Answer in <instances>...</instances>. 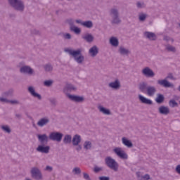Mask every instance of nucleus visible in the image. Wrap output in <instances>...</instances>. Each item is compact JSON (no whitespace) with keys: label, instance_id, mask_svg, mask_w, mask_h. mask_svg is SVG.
<instances>
[{"label":"nucleus","instance_id":"f257e3e1","mask_svg":"<svg viewBox=\"0 0 180 180\" xmlns=\"http://www.w3.org/2000/svg\"><path fill=\"white\" fill-rule=\"evenodd\" d=\"M64 51L72 57L77 64H82L85 61V56L82 55V51L81 49L74 50L70 48H65Z\"/></svg>","mask_w":180,"mask_h":180},{"label":"nucleus","instance_id":"f03ea898","mask_svg":"<svg viewBox=\"0 0 180 180\" xmlns=\"http://www.w3.org/2000/svg\"><path fill=\"white\" fill-rule=\"evenodd\" d=\"M110 21L111 25H120L122 20L120 19V13L117 8H112L109 11Z\"/></svg>","mask_w":180,"mask_h":180},{"label":"nucleus","instance_id":"7ed1b4c3","mask_svg":"<svg viewBox=\"0 0 180 180\" xmlns=\"http://www.w3.org/2000/svg\"><path fill=\"white\" fill-rule=\"evenodd\" d=\"M105 165H107V167L110 168V169H112V171H115V172H117V171H119V163H117V162H116V160L112 157H106L105 158Z\"/></svg>","mask_w":180,"mask_h":180},{"label":"nucleus","instance_id":"20e7f679","mask_svg":"<svg viewBox=\"0 0 180 180\" xmlns=\"http://www.w3.org/2000/svg\"><path fill=\"white\" fill-rule=\"evenodd\" d=\"M30 174L32 178L34 180H44V177L43 176V173H41V170L37 167H33L31 168Z\"/></svg>","mask_w":180,"mask_h":180},{"label":"nucleus","instance_id":"39448f33","mask_svg":"<svg viewBox=\"0 0 180 180\" xmlns=\"http://www.w3.org/2000/svg\"><path fill=\"white\" fill-rule=\"evenodd\" d=\"M8 2L15 11H19L20 12L25 11V4L21 0H8Z\"/></svg>","mask_w":180,"mask_h":180},{"label":"nucleus","instance_id":"423d86ee","mask_svg":"<svg viewBox=\"0 0 180 180\" xmlns=\"http://www.w3.org/2000/svg\"><path fill=\"white\" fill-rule=\"evenodd\" d=\"M63 133L58 131H53L49 134V139L51 141H57L60 143L63 140Z\"/></svg>","mask_w":180,"mask_h":180},{"label":"nucleus","instance_id":"0eeeda50","mask_svg":"<svg viewBox=\"0 0 180 180\" xmlns=\"http://www.w3.org/2000/svg\"><path fill=\"white\" fill-rule=\"evenodd\" d=\"M112 151L117 157H119V158H121V160H127V158H129L127 153H126V152H124V150H123L120 147L115 148Z\"/></svg>","mask_w":180,"mask_h":180},{"label":"nucleus","instance_id":"6e6552de","mask_svg":"<svg viewBox=\"0 0 180 180\" xmlns=\"http://www.w3.org/2000/svg\"><path fill=\"white\" fill-rule=\"evenodd\" d=\"M65 95L67 98H68V99H70V101H72V102L82 103V102H84L85 101V98H84V96L72 95L69 93H65Z\"/></svg>","mask_w":180,"mask_h":180},{"label":"nucleus","instance_id":"1a4fd4ad","mask_svg":"<svg viewBox=\"0 0 180 180\" xmlns=\"http://www.w3.org/2000/svg\"><path fill=\"white\" fill-rule=\"evenodd\" d=\"M142 75L146 78H154L155 72L149 67H146L141 70Z\"/></svg>","mask_w":180,"mask_h":180},{"label":"nucleus","instance_id":"9d476101","mask_svg":"<svg viewBox=\"0 0 180 180\" xmlns=\"http://www.w3.org/2000/svg\"><path fill=\"white\" fill-rule=\"evenodd\" d=\"M75 22L78 25H82V26L87 29H92V27H94V22L91 20L83 22L82 20H75Z\"/></svg>","mask_w":180,"mask_h":180},{"label":"nucleus","instance_id":"9b49d317","mask_svg":"<svg viewBox=\"0 0 180 180\" xmlns=\"http://www.w3.org/2000/svg\"><path fill=\"white\" fill-rule=\"evenodd\" d=\"M20 72L21 74H27V75H33L34 74V70L30 66H22L20 68Z\"/></svg>","mask_w":180,"mask_h":180},{"label":"nucleus","instance_id":"f8f14e48","mask_svg":"<svg viewBox=\"0 0 180 180\" xmlns=\"http://www.w3.org/2000/svg\"><path fill=\"white\" fill-rule=\"evenodd\" d=\"M28 92L33 98H37L39 101H41V95L36 92V89H34L33 86H30L28 87Z\"/></svg>","mask_w":180,"mask_h":180},{"label":"nucleus","instance_id":"ddd939ff","mask_svg":"<svg viewBox=\"0 0 180 180\" xmlns=\"http://www.w3.org/2000/svg\"><path fill=\"white\" fill-rule=\"evenodd\" d=\"M108 86L109 88H111V89H115V91L120 89V87L122 86L120 84V80L116 79L114 82H110L108 84Z\"/></svg>","mask_w":180,"mask_h":180},{"label":"nucleus","instance_id":"4468645a","mask_svg":"<svg viewBox=\"0 0 180 180\" xmlns=\"http://www.w3.org/2000/svg\"><path fill=\"white\" fill-rule=\"evenodd\" d=\"M36 150L38 153H41L42 154H49V153H50V146L39 145L38 147L36 148Z\"/></svg>","mask_w":180,"mask_h":180},{"label":"nucleus","instance_id":"2eb2a0df","mask_svg":"<svg viewBox=\"0 0 180 180\" xmlns=\"http://www.w3.org/2000/svg\"><path fill=\"white\" fill-rule=\"evenodd\" d=\"M50 123V119L49 117H45L41 118L37 123L39 127H44V126H47Z\"/></svg>","mask_w":180,"mask_h":180},{"label":"nucleus","instance_id":"dca6fc26","mask_svg":"<svg viewBox=\"0 0 180 180\" xmlns=\"http://www.w3.org/2000/svg\"><path fill=\"white\" fill-rule=\"evenodd\" d=\"M146 93L148 96H154L157 94V88L155 86H148Z\"/></svg>","mask_w":180,"mask_h":180},{"label":"nucleus","instance_id":"f3484780","mask_svg":"<svg viewBox=\"0 0 180 180\" xmlns=\"http://www.w3.org/2000/svg\"><path fill=\"white\" fill-rule=\"evenodd\" d=\"M158 84L160 85V86H163L164 88H171V86H174L172 84L165 79L158 80Z\"/></svg>","mask_w":180,"mask_h":180},{"label":"nucleus","instance_id":"a211bd4d","mask_svg":"<svg viewBox=\"0 0 180 180\" xmlns=\"http://www.w3.org/2000/svg\"><path fill=\"white\" fill-rule=\"evenodd\" d=\"M37 137L39 143H41V144H44V143H46V144H47V143H49V136H47V134H38V135H37Z\"/></svg>","mask_w":180,"mask_h":180},{"label":"nucleus","instance_id":"6ab92c4d","mask_svg":"<svg viewBox=\"0 0 180 180\" xmlns=\"http://www.w3.org/2000/svg\"><path fill=\"white\" fill-rule=\"evenodd\" d=\"M99 54V48L98 46H92L89 50V55L90 57H92L93 58L96 57Z\"/></svg>","mask_w":180,"mask_h":180},{"label":"nucleus","instance_id":"aec40b11","mask_svg":"<svg viewBox=\"0 0 180 180\" xmlns=\"http://www.w3.org/2000/svg\"><path fill=\"white\" fill-rule=\"evenodd\" d=\"M138 98L140 102L144 105H153V101L151 99L147 98L141 94H139Z\"/></svg>","mask_w":180,"mask_h":180},{"label":"nucleus","instance_id":"412c9836","mask_svg":"<svg viewBox=\"0 0 180 180\" xmlns=\"http://www.w3.org/2000/svg\"><path fill=\"white\" fill-rule=\"evenodd\" d=\"M82 39L84 40V41H86L87 43H92L94 41V35L91 33H85L82 36Z\"/></svg>","mask_w":180,"mask_h":180},{"label":"nucleus","instance_id":"4be33fe9","mask_svg":"<svg viewBox=\"0 0 180 180\" xmlns=\"http://www.w3.org/2000/svg\"><path fill=\"white\" fill-rule=\"evenodd\" d=\"M98 109L99 112L102 113L103 115H105L106 116H110V115H112L110 110L103 107V105H98Z\"/></svg>","mask_w":180,"mask_h":180},{"label":"nucleus","instance_id":"5701e85b","mask_svg":"<svg viewBox=\"0 0 180 180\" xmlns=\"http://www.w3.org/2000/svg\"><path fill=\"white\" fill-rule=\"evenodd\" d=\"M118 51L121 56H129L131 53V51L129 49L124 48V46H120Z\"/></svg>","mask_w":180,"mask_h":180},{"label":"nucleus","instance_id":"b1692460","mask_svg":"<svg viewBox=\"0 0 180 180\" xmlns=\"http://www.w3.org/2000/svg\"><path fill=\"white\" fill-rule=\"evenodd\" d=\"M159 113L160 115H165L167 116V115H169V108L165 106V105H162L158 108Z\"/></svg>","mask_w":180,"mask_h":180},{"label":"nucleus","instance_id":"393cba45","mask_svg":"<svg viewBox=\"0 0 180 180\" xmlns=\"http://www.w3.org/2000/svg\"><path fill=\"white\" fill-rule=\"evenodd\" d=\"M138 88L141 92L144 93L147 91V88H148V85L147 84V82H142L139 83Z\"/></svg>","mask_w":180,"mask_h":180},{"label":"nucleus","instance_id":"a878e982","mask_svg":"<svg viewBox=\"0 0 180 180\" xmlns=\"http://www.w3.org/2000/svg\"><path fill=\"white\" fill-rule=\"evenodd\" d=\"M144 36L149 40H157V35L154 32H146Z\"/></svg>","mask_w":180,"mask_h":180},{"label":"nucleus","instance_id":"bb28decb","mask_svg":"<svg viewBox=\"0 0 180 180\" xmlns=\"http://www.w3.org/2000/svg\"><path fill=\"white\" fill-rule=\"evenodd\" d=\"M81 141H82L81 136L76 134L73 136L72 139V145L78 146L81 143Z\"/></svg>","mask_w":180,"mask_h":180},{"label":"nucleus","instance_id":"cd10ccee","mask_svg":"<svg viewBox=\"0 0 180 180\" xmlns=\"http://www.w3.org/2000/svg\"><path fill=\"white\" fill-rule=\"evenodd\" d=\"M136 177L138 180H149L150 179V174H145L143 176L141 172H137L136 173Z\"/></svg>","mask_w":180,"mask_h":180},{"label":"nucleus","instance_id":"c85d7f7f","mask_svg":"<svg viewBox=\"0 0 180 180\" xmlns=\"http://www.w3.org/2000/svg\"><path fill=\"white\" fill-rule=\"evenodd\" d=\"M122 144L124 146H126V147H128V148H131L133 147V143H131V141L127 139L126 137L122 138Z\"/></svg>","mask_w":180,"mask_h":180},{"label":"nucleus","instance_id":"c756f323","mask_svg":"<svg viewBox=\"0 0 180 180\" xmlns=\"http://www.w3.org/2000/svg\"><path fill=\"white\" fill-rule=\"evenodd\" d=\"M65 89H68L70 92H75L77 91V87L72 84H66V86L65 87L63 92H65Z\"/></svg>","mask_w":180,"mask_h":180},{"label":"nucleus","instance_id":"7c9ffc66","mask_svg":"<svg viewBox=\"0 0 180 180\" xmlns=\"http://www.w3.org/2000/svg\"><path fill=\"white\" fill-rule=\"evenodd\" d=\"M0 129L4 133H7V134H11V133H12V129H11V127L8 125H1Z\"/></svg>","mask_w":180,"mask_h":180},{"label":"nucleus","instance_id":"2f4dec72","mask_svg":"<svg viewBox=\"0 0 180 180\" xmlns=\"http://www.w3.org/2000/svg\"><path fill=\"white\" fill-rule=\"evenodd\" d=\"M109 43L111 46H119V39L116 37H111Z\"/></svg>","mask_w":180,"mask_h":180},{"label":"nucleus","instance_id":"473e14b6","mask_svg":"<svg viewBox=\"0 0 180 180\" xmlns=\"http://www.w3.org/2000/svg\"><path fill=\"white\" fill-rule=\"evenodd\" d=\"M72 141V136L70 134L65 135L63 138V143L64 144H71Z\"/></svg>","mask_w":180,"mask_h":180},{"label":"nucleus","instance_id":"72a5a7b5","mask_svg":"<svg viewBox=\"0 0 180 180\" xmlns=\"http://www.w3.org/2000/svg\"><path fill=\"white\" fill-rule=\"evenodd\" d=\"M83 148L86 151L92 148V142L89 141H85L83 144Z\"/></svg>","mask_w":180,"mask_h":180},{"label":"nucleus","instance_id":"f704fd0d","mask_svg":"<svg viewBox=\"0 0 180 180\" xmlns=\"http://www.w3.org/2000/svg\"><path fill=\"white\" fill-rule=\"evenodd\" d=\"M165 98L164 97V95L161 94H157V97L155 99L156 103H162V102H164Z\"/></svg>","mask_w":180,"mask_h":180},{"label":"nucleus","instance_id":"c9c22d12","mask_svg":"<svg viewBox=\"0 0 180 180\" xmlns=\"http://www.w3.org/2000/svg\"><path fill=\"white\" fill-rule=\"evenodd\" d=\"M70 30H71V32H74L75 34H81V28L75 25L70 28Z\"/></svg>","mask_w":180,"mask_h":180},{"label":"nucleus","instance_id":"e433bc0d","mask_svg":"<svg viewBox=\"0 0 180 180\" xmlns=\"http://www.w3.org/2000/svg\"><path fill=\"white\" fill-rule=\"evenodd\" d=\"M136 5L138 9H143L146 8V3H144V1H137Z\"/></svg>","mask_w":180,"mask_h":180},{"label":"nucleus","instance_id":"4c0bfd02","mask_svg":"<svg viewBox=\"0 0 180 180\" xmlns=\"http://www.w3.org/2000/svg\"><path fill=\"white\" fill-rule=\"evenodd\" d=\"M165 50L169 53H175L176 51V49L172 46H167Z\"/></svg>","mask_w":180,"mask_h":180},{"label":"nucleus","instance_id":"58836bf2","mask_svg":"<svg viewBox=\"0 0 180 180\" xmlns=\"http://www.w3.org/2000/svg\"><path fill=\"white\" fill-rule=\"evenodd\" d=\"M169 106H170V108H176L178 106V103H176L175 100L172 99L169 101Z\"/></svg>","mask_w":180,"mask_h":180},{"label":"nucleus","instance_id":"ea45409f","mask_svg":"<svg viewBox=\"0 0 180 180\" xmlns=\"http://www.w3.org/2000/svg\"><path fill=\"white\" fill-rule=\"evenodd\" d=\"M74 19L72 18H68L66 20V23H68L69 26H70V29H71L72 27H74V26H75L74 25Z\"/></svg>","mask_w":180,"mask_h":180},{"label":"nucleus","instance_id":"a19ab883","mask_svg":"<svg viewBox=\"0 0 180 180\" xmlns=\"http://www.w3.org/2000/svg\"><path fill=\"white\" fill-rule=\"evenodd\" d=\"M139 19L140 22H144V20H146V19H147V14L140 13L139 15Z\"/></svg>","mask_w":180,"mask_h":180},{"label":"nucleus","instance_id":"79ce46f5","mask_svg":"<svg viewBox=\"0 0 180 180\" xmlns=\"http://www.w3.org/2000/svg\"><path fill=\"white\" fill-rule=\"evenodd\" d=\"M44 68L45 71L47 72H50L51 71H53V66L50 64H46L44 66Z\"/></svg>","mask_w":180,"mask_h":180},{"label":"nucleus","instance_id":"37998d69","mask_svg":"<svg viewBox=\"0 0 180 180\" xmlns=\"http://www.w3.org/2000/svg\"><path fill=\"white\" fill-rule=\"evenodd\" d=\"M62 37L65 40H71V38H72L71 34L70 33H63L62 34Z\"/></svg>","mask_w":180,"mask_h":180},{"label":"nucleus","instance_id":"c03bdc74","mask_svg":"<svg viewBox=\"0 0 180 180\" xmlns=\"http://www.w3.org/2000/svg\"><path fill=\"white\" fill-rule=\"evenodd\" d=\"M72 174H74V175H79V174H81V169L79 167H75L72 169Z\"/></svg>","mask_w":180,"mask_h":180},{"label":"nucleus","instance_id":"a18cd8bd","mask_svg":"<svg viewBox=\"0 0 180 180\" xmlns=\"http://www.w3.org/2000/svg\"><path fill=\"white\" fill-rule=\"evenodd\" d=\"M53 82H54L53 80H46L44 82V86L50 87V86H51V85H53Z\"/></svg>","mask_w":180,"mask_h":180},{"label":"nucleus","instance_id":"49530a36","mask_svg":"<svg viewBox=\"0 0 180 180\" xmlns=\"http://www.w3.org/2000/svg\"><path fill=\"white\" fill-rule=\"evenodd\" d=\"M31 34L32 36H39L40 34V31L36 30V29H32L31 30Z\"/></svg>","mask_w":180,"mask_h":180},{"label":"nucleus","instance_id":"de8ad7c7","mask_svg":"<svg viewBox=\"0 0 180 180\" xmlns=\"http://www.w3.org/2000/svg\"><path fill=\"white\" fill-rule=\"evenodd\" d=\"M8 103L11 105H19L20 102L18 100H8Z\"/></svg>","mask_w":180,"mask_h":180},{"label":"nucleus","instance_id":"09e8293b","mask_svg":"<svg viewBox=\"0 0 180 180\" xmlns=\"http://www.w3.org/2000/svg\"><path fill=\"white\" fill-rule=\"evenodd\" d=\"M0 102L3 103H9V100L6 98L0 97Z\"/></svg>","mask_w":180,"mask_h":180},{"label":"nucleus","instance_id":"8fccbe9b","mask_svg":"<svg viewBox=\"0 0 180 180\" xmlns=\"http://www.w3.org/2000/svg\"><path fill=\"white\" fill-rule=\"evenodd\" d=\"M11 94H13V90H9L8 91H6V92L3 93L2 95L4 96H9V95H11Z\"/></svg>","mask_w":180,"mask_h":180},{"label":"nucleus","instance_id":"3c124183","mask_svg":"<svg viewBox=\"0 0 180 180\" xmlns=\"http://www.w3.org/2000/svg\"><path fill=\"white\" fill-rule=\"evenodd\" d=\"M44 171H47L48 172H51L53 171V167L47 165L44 168Z\"/></svg>","mask_w":180,"mask_h":180},{"label":"nucleus","instance_id":"603ef678","mask_svg":"<svg viewBox=\"0 0 180 180\" xmlns=\"http://www.w3.org/2000/svg\"><path fill=\"white\" fill-rule=\"evenodd\" d=\"M83 178L86 180H91V178L89 177V174H88V173H86V172L83 173Z\"/></svg>","mask_w":180,"mask_h":180},{"label":"nucleus","instance_id":"864d4df0","mask_svg":"<svg viewBox=\"0 0 180 180\" xmlns=\"http://www.w3.org/2000/svg\"><path fill=\"white\" fill-rule=\"evenodd\" d=\"M164 40H165V41H172V43L174 42V40L168 36H165Z\"/></svg>","mask_w":180,"mask_h":180},{"label":"nucleus","instance_id":"5fc2aeb1","mask_svg":"<svg viewBox=\"0 0 180 180\" xmlns=\"http://www.w3.org/2000/svg\"><path fill=\"white\" fill-rule=\"evenodd\" d=\"M50 103L51 105H54L56 106L57 105V100H56V98H51Z\"/></svg>","mask_w":180,"mask_h":180},{"label":"nucleus","instance_id":"6e6d98bb","mask_svg":"<svg viewBox=\"0 0 180 180\" xmlns=\"http://www.w3.org/2000/svg\"><path fill=\"white\" fill-rule=\"evenodd\" d=\"M99 180H110V178H109L108 176H100L98 178Z\"/></svg>","mask_w":180,"mask_h":180},{"label":"nucleus","instance_id":"4d7b16f0","mask_svg":"<svg viewBox=\"0 0 180 180\" xmlns=\"http://www.w3.org/2000/svg\"><path fill=\"white\" fill-rule=\"evenodd\" d=\"M101 171H102V167H94V172H99Z\"/></svg>","mask_w":180,"mask_h":180},{"label":"nucleus","instance_id":"13d9d810","mask_svg":"<svg viewBox=\"0 0 180 180\" xmlns=\"http://www.w3.org/2000/svg\"><path fill=\"white\" fill-rule=\"evenodd\" d=\"M175 171L177 174H179V175H180V165H178L176 167Z\"/></svg>","mask_w":180,"mask_h":180},{"label":"nucleus","instance_id":"bf43d9fd","mask_svg":"<svg viewBox=\"0 0 180 180\" xmlns=\"http://www.w3.org/2000/svg\"><path fill=\"white\" fill-rule=\"evenodd\" d=\"M81 150H82V146L81 145H77V147L76 148V150L77 151V153H79V151H81Z\"/></svg>","mask_w":180,"mask_h":180},{"label":"nucleus","instance_id":"052dcab7","mask_svg":"<svg viewBox=\"0 0 180 180\" xmlns=\"http://www.w3.org/2000/svg\"><path fill=\"white\" fill-rule=\"evenodd\" d=\"M15 116H16L18 119H20V117H22V115H20V114H16Z\"/></svg>","mask_w":180,"mask_h":180},{"label":"nucleus","instance_id":"680f3d73","mask_svg":"<svg viewBox=\"0 0 180 180\" xmlns=\"http://www.w3.org/2000/svg\"><path fill=\"white\" fill-rule=\"evenodd\" d=\"M167 78H170L172 79V76H168Z\"/></svg>","mask_w":180,"mask_h":180}]
</instances>
